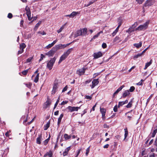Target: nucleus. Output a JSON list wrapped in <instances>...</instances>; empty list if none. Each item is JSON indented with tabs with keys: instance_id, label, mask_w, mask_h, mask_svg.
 Here are the masks:
<instances>
[{
	"instance_id": "61",
	"label": "nucleus",
	"mask_w": 157,
	"mask_h": 157,
	"mask_svg": "<svg viewBox=\"0 0 157 157\" xmlns=\"http://www.w3.org/2000/svg\"><path fill=\"white\" fill-rule=\"evenodd\" d=\"M121 24H120L118 26H117V28L115 30V31H117V32H118V30H119V28L120 27V26H121Z\"/></svg>"
},
{
	"instance_id": "30",
	"label": "nucleus",
	"mask_w": 157,
	"mask_h": 157,
	"mask_svg": "<svg viewBox=\"0 0 157 157\" xmlns=\"http://www.w3.org/2000/svg\"><path fill=\"white\" fill-rule=\"evenodd\" d=\"M26 14L27 16L28 20L29 21L32 20V18L31 17V12L30 11L29 12H26Z\"/></svg>"
},
{
	"instance_id": "45",
	"label": "nucleus",
	"mask_w": 157,
	"mask_h": 157,
	"mask_svg": "<svg viewBox=\"0 0 157 157\" xmlns=\"http://www.w3.org/2000/svg\"><path fill=\"white\" fill-rule=\"evenodd\" d=\"M29 69L26 70L22 72V73L23 75H26L28 72Z\"/></svg>"
},
{
	"instance_id": "4",
	"label": "nucleus",
	"mask_w": 157,
	"mask_h": 157,
	"mask_svg": "<svg viewBox=\"0 0 157 157\" xmlns=\"http://www.w3.org/2000/svg\"><path fill=\"white\" fill-rule=\"evenodd\" d=\"M138 25V23L137 22H135L130 27L128 30L126 31V32L129 33H130L132 32H134L135 30V29L134 28L136 27Z\"/></svg>"
},
{
	"instance_id": "11",
	"label": "nucleus",
	"mask_w": 157,
	"mask_h": 157,
	"mask_svg": "<svg viewBox=\"0 0 157 157\" xmlns=\"http://www.w3.org/2000/svg\"><path fill=\"white\" fill-rule=\"evenodd\" d=\"M86 69L84 68L79 69L77 71V73L79 75L81 76L84 73Z\"/></svg>"
},
{
	"instance_id": "5",
	"label": "nucleus",
	"mask_w": 157,
	"mask_h": 157,
	"mask_svg": "<svg viewBox=\"0 0 157 157\" xmlns=\"http://www.w3.org/2000/svg\"><path fill=\"white\" fill-rule=\"evenodd\" d=\"M51 103V99L48 98L46 101L44 103L43 105V108L44 109H47L49 107Z\"/></svg>"
},
{
	"instance_id": "38",
	"label": "nucleus",
	"mask_w": 157,
	"mask_h": 157,
	"mask_svg": "<svg viewBox=\"0 0 157 157\" xmlns=\"http://www.w3.org/2000/svg\"><path fill=\"white\" fill-rule=\"evenodd\" d=\"M124 130L125 131L124 140H125L128 136V132L127 129H125Z\"/></svg>"
},
{
	"instance_id": "1",
	"label": "nucleus",
	"mask_w": 157,
	"mask_h": 157,
	"mask_svg": "<svg viewBox=\"0 0 157 157\" xmlns=\"http://www.w3.org/2000/svg\"><path fill=\"white\" fill-rule=\"evenodd\" d=\"M72 48L68 49L67 51L64 52L63 54L60 57L58 62L59 64L60 63L66 59L73 50Z\"/></svg>"
},
{
	"instance_id": "46",
	"label": "nucleus",
	"mask_w": 157,
	"mask_h": 157,
	"mask_svg": "<svg viewBox=\"0 0 157 157\" xmlns=\"http://www.w3.org/2000/svg\"><path fill=\"white\" fill-rule=\"evenodd\" d=\"M53 46L52 44H49L48 45L46 46L45 47V48H46L47 49H48V48H50L52 47Z\"/></svg>"
},
{
	"instance_id": "47",
	"label": "nucleus",
	"mask_w": 157,
	"mask_h": 157,
	"mask_svg": "<svg viewBox=\"0 0 157 157\" xmlns=\"http://www.w3.org/2000/svg\"><path fill=\"white\" fill-rule=\"evenodd\" d=\"M45 57V56L43 54H41L40 55V58L39 59V61H41L43 60V58Z\"/></svg>"
},
{
	"instance_id": "33",
	"label": "nucleus",
	"mask_w": 157,
	"mask_h": 157,
	"mask_svg": "<svg viewBox=\"0 0 157 157\" xmlns=\"http://www.w3.org/2000/svg\"><path fill=\"white\" fill-rule=\"evenodd\" d=\"M157 132V129L153 131V132L152 133V134L151 133L150 134L151 136V137H154L155 136Z\"/></svg>"
},
{
	"instance_id": "16",
	"label": "nucleus",
	"mask_w": 157,
	"mask_h": 157,
	"mask_svg": "<svg viewBox=\"0 0 157 157\" xmlns=\"http://www.w3.org/2000/svg\"><path fill=\"white\" fill-rule=\"evenodd\" d=\"M70 147H69L65 149L64 151L63 152V156H66L68 154V152L70 150Z\"/></svg>"
},
{
	"instance_id": "48",
	"label": "nucleus",
	"mask_w": 157,
	"mask_h": 157,
	"mask_svg": "<svg viewBox=\"0 0 157 157\" xmlns=\"http://www.w3.org/2000/svg\"><path fill=\"white\" fill-rule=\"evenodd\" d=\"M49 138H50V137H49L47 139L45 140V141H44V144L45 145H46L47 144V143H48V141L49 140Z\"/></svg>"
},
{
	"instance_id": "42",
	"label": "nucleus",
	"mask_w": 157,
	"mask_h": 157,
	"mask_svg": "<svg viewBox=\"0 0 157 157\" xmlns=\"http://www.w3.org/2000/svg\"><path fill=\"white\" fill-rule=\"evenodd\" d=\"M137 3L139 4H141L144 1V0H135Z\"/></svg>"
},
{
	"instance_id": "36",
	"label": "nucleus",
	"mask_w": 157,
	"mask_h": 157,
	"mask_svg": "<svg viewBox=\"0 0 157 157\" xmlns=\"http://www.w3.org/2000/svg\"><path fill=\"white\" fill-rule=\"evenodd\" d=\"M59 100H60V98H59V97L58 99L57 100V101H56L55 104L54 106V107L53 108L54 109L56 108V106H57V105L58 104V103H59Z\"/></svg>"
},
{
	"instance_id": "56",
	"label": "nucleus",
	"mask_w": 157,
	"mask_h": 157,
	"mask_svg": "<svg viewBox=\"0 0 157 157\" xmlns=\"http://www.w3.org/2000/svg\"><path fill=\"white\" fill-rule=\"evenodd\" d=\"M38 33L42 35H46V33H45L44 31H43V32H38Z\"/></svg>"
},
{
	"instance_id": "27",
	"label": "nucleus",
	"mask_w": 157,
	"mask_h": 157,
	"mask_svg": "<svg viewBox=\"0 0 157 157\" xmlns=\"http://www.w3.org/2000/svg\"><path fill=\"white\" fill-rule=\"evenodd\" d=\"M80 13L78 12H75L73 11L71 13V15L72 17V18L75 17L77 14H79Z\"/></svg>"
},
{
	"instance_id": "18",
	"label": "nucleus",
	"mask_w": 157,
	"mask_h": 157,
	"mask_svg": "<svg viewBox=\"0 0 157 157\" xmlns=\"http://www.w3.org/2000/svg\"><path fill=\"white\" fill-rule=\"evenodd\" d=\"M42 140V134L39 135L38 137L36 139V143L37 144H40L41 143V141Z\"/></svg>"
},
{
	"instance_id": "44",
	"label": "nucleus",
	"mask_w": 157,
	"mask_h": 157,
	"mask_svg": "<svg viewBox=\"0 0 157 157\" xmlns=\"http://www.w3.org/2000/svg\"><path fill=\"white\" fill-rule=\"evenodd\" d=\"M135 89L134 87L132 86L130 87L129 91L131 92H132L135 90Z\"/></svg>"
},
{
	"instance_id": "19",
	"label": "nucleus",
	"mask_w": 157,
	"mask_h": 157,
	"mask_svg": "<svg viewBox=\"0 0 157 157\" xmlns=\"http://www.w3.org/2000/svg\"><path fill=\"white\" fill-rule=\"evenodd\" d=\"M124 87V85H122L120 87H119L117 90L113 94V96H114L116 95V94L118 93Z\"/></svg>"
},
{
	"instance_id": "24",
	"label": "nucleus",
	"mask_w": 157,
	"mask_h": 157,
	"mask_svg": "<svg viewBox=\"0 0 157 157\" xmlns=\"http://www.w3.org/2000/svg\"><path fill=\"white\" fill-rule=\"evenodd\" d=\"M41 21H39L38 22V23L36 24V25L34 29V30H35V31L36 30H37V29L39 27V26L40 24H41Z\"/></svg>"
},
{
	"instance_id": "21",
	"label": "nucleus",
	"mask_w": 157,
	"mask_h": 157,
	"mask_svg": "<svg viewBox=\"0 0 157 157\" xmlns=\"http://www.w3.org/2000/svg\"><path fill=\"white\" fill-rule=\"evenodd\" d=\"M152 59H151L150 61L148 62L145 65V67L144 68V70H146L147 68L148 67L150 66L152 63Z\"/></svg>"
},
{
	"instance_id": "51",
	"label": "nucleus",
	"mask_w": 157,
	"mask_h": 157,
	"mask_svg": "<svg viewBox=\"0 0 157 157\" xmlns=\"http://www.w3.org/2000/svg\"><path fill=\"white\" fill-rule=\"evenodd\" d=\"M113 111L115 112H117V105H116L114 107Z\"/></svg>"
},
{
	"instance_id": "9",
	"label": "nucleus",
	"mask_w": 157,
	"mask_h": 157,
	"mask_svg": "<svg viewBox=\"0 0 157 157\" xmlns=\"http://www.w3.org/2000/svg\"><path fill=\"white\" fill-rule=\"evenodd\" d=\"M100 111L102 114V117L103 120L105 119V114L106 110L104 108H100Z\"/></svg>"
},
{
	"instance_id": "23",
	"label": "nucleus",
	"mask_w": 157,
	"mask_h": 157,
	"mask_svg": "<svg viewBox=\"0 0 157 157\" xmlns=\"http://www.w3.org/2000/svg\"><path fill=\"white\" fill-rule=\"evenodd\" d=\"M63 115L62 113L61 114H60V115L59 117V118L58 119V123H57L58 125H59V124H60V123L61 122V120H62V118H63Z\"/></svg>"
},
{
	"instance_id": "22",
	"label": "nucleus",
	"mask_w": 157,
	"mask_h": 157,
	"mask_svg": "<svg viewBox=\"0 0 157 157\" xmlns=\"http://www.w3.org/2000/svg\"><path fill=\"white\" fill-rule=\"evenodd\" d=\"M142 44V42H140L138 43L134 44L133 45L137 48H139L141 47Z\"/></svg>"
},
{
	"instance_id": "60",
	"label": "nucleus",
	"mask_w": 157,
	"mask_h": 157,
	"mask_svg": "<svg viewBox=\"0 0 157 157\" xmlns=\"http://www.w3.org/2000/svg\"><path fill=\"white\" fill-rule=\"evenodd\" d=\"M23 51H24V50H20L18 51V54H21L23 52Z\"/></svg>"
},
{
	"instance_id": "64",
	"label": "nucleus",
	"mask_w": 157,
	"mask_h": 157,
	"mask_svg": "<svg viewBox=\"0 0 157 157\" xmlns=\"http://www.w3.org/2000/svg\"><path fill=\"white\" fill-rule=\"evenodd\" d=\"M109 146V145L108 144H106L103 147L105 148H107Z\"/></svg>"
},
{
	"instance_id": "26",
	"label": "nucleus",
	"mask_w": 157,
	"mask_h": 157,
	"mask_svg": "<svg viewBox=\"0 0 157 157\" xmlns=\"http://www.w3.org/2000/svg\"><path fill=\"white\" fill-rule=\"evenodd\" d=\"M26 46V45L24 43L21 44L20 45V49L24 50V49L25 48Z\"/></svg>"
},
{
	"instance_id": "57",
	"label": "nucleus",
	"mask_w": 157,
	"mask_h": 157,
	"mask_svg": "<svg viewBox=\"0 0 157 157\" xmlns=\"http://www.w3.org/2000/svg\"><path fill=\"white\" fill-rule=\"evenodd\" d=\"M143 81V80L142 79H141V81L137 83V85H139V86L142 85V81Z\"/></svg>"
},
{
	"instance_id": "3",
	"label": "nucleus",
	"mask_w": 157,
	"mask_h": 157,
	"mask_svg": "<svg viewBox=\"0 0 157 157\" xmlns=\"http://www.w3.org/2000/svg\"><path fill=\"white\" fill-rule=\"evenodd\" d=\"M56 59V58L55 57L51 59V60L48 61L47 64V67L49 69L51 70L53 67V65Z\"/></svg>"
},
{
	"instance_id": "54",
	"label": "nucleus",
	"mask_w": 157,
	"mask_h": 157,
	"mask_svg": "<svg viewBox=\"0 0 157 157\" xmlns=\"http://www.w3.org/2000/svg\"><path fill=\"white\" fill-rule=\"evenodd\" d=\"M11 132V131L10 130H9V131H7V132L6 134H5V135L6 136V137H9V133Z\"/></svg>"
},
{
	"instance_id": "15",
	"label": "nucleus",
	"mask_w": 157,
	"mask_h": 157,
	"mask_svg": "<svg viewBox=\"0 0 157 157\" xmlns=\"http://www.w3.org/2000/svg\"><path fill=\"white\" fill-rule=\"evenodd\" d=\"M57 88L58 87L57 85L56 84H55L53 87V89L52 93V94H54L57 91Z\"/></svg>"
},
{
	"instance_id": "43",
	"label": "nucleus",
	"mask_w": 157,
	"mask_h": 157,
	"mask_svg": "<svg viewBox=\"0 0 157 157\" xmlns=\"http://www.w3.org/2000/svg\"><path fill=\"white\" fill-rule=\"evenodd\" d=\"M90 147V146L86 149V156L88 155V154L89 153V152Z\"/></svg>"
},
{
	"instance_id": "10",
	"label": "nucleus",
	"mask_w": 157,
	"mask_h": 157,
	"mask_svg": "<svg viewBox=\"0 0 157 157\" xmlns=\"http://www.w3.org/2000/svg\"><path fill=\"white\" fill-rule=\"evenodd\" d=\"M154 2V0H147L144 4V6L146 7L151 6L153 4Z\"/></svg>"
},
{
	"instance_id": "35",
	"label": "nucleus",
	"mask_w": 157,
	"mask_h": 157,
	"mask_svg": "<svg viewBox=\"0 0 157 157\" xmlns=\"http://www.w3.org/2000/svg\"><path fill=\"white\" fill-rule=\"evenodd\" d=\"M120 39V38L119 36H116L113 40V42H118V41Z\"/></svg>"
},
{
	"instance_id": "40",
	"label": "nucleus",
	"mask_w": 157,
	"mask_h": 157,
	"mask_svg": "<svg viewBox=\"0 0 157 157\" xmlns=\"http://www.w3.org/2000/svg\"><path fill=\"white\" fill-rule=\"evenodd\" d=\"M49 127V123H47L44 126V130H46Z\"/></svg>"
},
{
	"instance_id": "6",
	"label": "nucleus",
	"mask_w": 157,
	"mask_h": 157,
	"mask_svg": "<svg viewBox=\"0 0 157 157\" xmlns=\"http://www.w3.org/2000/svg\"><path fill=\"white\" fill-rule=\"evenodd\" d=\"M56 49L54 47H53L51 50L45 53V55L49 57L52 56L56 52Z\"/></svg>"
},
{
	"instance_id": "52",
	"label": "nucleus",
	"mask_w": 157,
	"mask_h": 157,
	"mask_svg": "<svg viewBox=\"0 0 157 157\" xmlns=\"http://www.w3.org/2000/svg\"><path fill=\"white\" fill-rule=\"evenodd\" d=\"M13 17V15L12 13H9V14L8 15L7 17L8 18H12Z\"/></svg>"
},
{
	"instance_id": "8",
	"label": "nucleus",
	"mask_w": 157,
	"mask_h": 157,
	"mask_svg": "<svg viewBox=\"0 0 157 157\" xmlns=\"http://www.w3.org/2000/svg\"><path fill=\"white\" fill-rule=\"evenodd\" d=\"M99 83L98 79H94L92 81V84L90 85V86L91 89H93L94 87L97 85Z\"/></svg>"
},
{
	"instance_id": "32",
	"label": "nucleus",
	"mask_w": 157,
	"mask_h": 157,
	"mask_svg": "<svg viewBox=\"0 0 157 157\" xmlns=\"http://www.w3.org/2000/svg\"><path fill=\"white\" fill-rule=\"evenodd\" d=\"M133 103L132 100L126 105V107L127 108H129L131 107Z\"/></svg>"
},
{
	"instance_id": "28",
	"label": "nucleus",
	"mask_w": 157,
	"mask_h": 157,
	"mask_svg": "<svg viewBox=\"0 0 157 157\" xmlns=\"http://www.w3.org/2000/svg\"><path fill=\"white\" fill-rule=\"evenodd\" d=\"M79 36H81L80 30L77 31L76 33L75 34V37H76Z\"/></svg>"
},
{
	"instance_id": "63",
	"label": "nucleus",
	"mask_w": 157,
	"mask_h": 157,
	"mask_svg": "<svg viewBox=\"0 0 157 157\" xmlns=\"http://www.w3.org/2000/svg\"><path fill=\"white\" fill-rule=\"evenodd\" d=\"M57 41V40H55L51 44L53 46L56 43Z\"/></svg>"
},
{
	"instance_id": "59",
	"label": "nucleus",
	"mask_w": 157,
	"mask_h": 157,
	"mask_svg": "<svg viewBox=\"0 0 157 157\" xmlns=\"http://www.w3.org/2000/svg\"><path fill=\"white\" fill-rule=\"evenodd\" d=\"M25 10L26 11V12L30 11L29 8V7H28L27 6L26 7Z\"/></svg>"
},
{
	"instance_id": "14",
	"label": "nucleus",
	"mask_w": 157,
	"mask_h": 157,
	"mask_svg": "<svg viewBox=\"0 0 157 157\" xmlns=\"http://www.w3.org/2000/svg\"><path fill=\"white\" fill-rule=\"evenodd\" d=\"M80 30L81 31V36H85L87 33V29L86 28H84Z\"/></svg>"
},
{
	"instance_id": "2",
	"label": "nucleus",
	"mask_w": 157,
	"mask_h": 157,
	"mask_svg": "<svg viewBox=\"0 0 157 157\" xmlns=\"http://www.w3.org/2000/svg\"><path fill=\"white\" fill-rule=\"evenodd\" d=\"M149 24V21H146L144 24L139 25L138 27L135 29L136 31L144 30L148 28Z\"/></svg>"
},
{
	"instance_id": "31",
	"label": "nucleus",
	"mask_w": 157,
	"mask_h": 157,
	"mask_svg": "<svg viewBox=\"0 0 157 157\" xmlns=\"http://www.w3.org/2000/svg\"><path fill=\"white\" fill-rule=\"evenodd\" d=\"M64 137L65 139L67 140L70 139L71 138V136H70L68 135L67 134H65L64 135Z\"/></svg>"
},
{
	"instance_id": "20",
	"label": "nucleus",
	"mask_w": 157,
	"mask_h": 157,
	"mask_svg": "<svg viewBox=\"0 0 157 157\" xmlns=\"http://www.w3.org/2000/svg\"><path fill=\"white\" fill-rule=\"evenodd\" d=\"M129 94L130 93L128 90H126L123 93L122 97L123 98H125L126 96L129 95Z\"/></svg>"
},
{
	"instance_id": "29",
	"label": "nucleus",
	"mask_w": 157,
	"mask_h": 157,
	"mask_svg": "<svg viewBox=\"0 0 157 157\" xmlns=\"http://www.w3.org/2000/svg\"><path fill=\"white\" fill-rule=\"evenodd\" d=\"M39 73H37V75H36L35 78V79L34 80V81L36 82H37L39 80Z\"/></svg>"
},
{
	"instance_id": "7",
	"label": "nucleus",
	"mask_w": 157,
	"mask_h": 157,
	"mask_svg": "<svg viewBox=\"0 0 157 157\" xmlns=\"http://www.w3.org/2000/svg\"><path fill=\"white\" fill-rule=\"evenodd\" d=\"M80 108V107H74L71 106H68L67 109H68L70 112H72L74 111H77L78 109Z\"/></svg>"
},
{
	"instance_id": "53",
	"label": "nucleus",
	"mask_w": 157,
	"mask_h": 157,
	"mask_svg": "<svg viewBox=\"0 0 157 157\" xmlns=\"http://www.w3.org/2000/svg\"><path fill=\"white\" fill-rule=\"evenodd\" d=\"M107 45L106 43H103L102 45V47L103 48H105L106 47Z\"/></svg>"
},
{
	"instance_id": "12",
	"label": "nucleus",
	"mask_w": 157,
	"mask_h": 157,
	"mask_svg": "<svg viewBox=\"0 0 157 157\" xmlns=\"http://www.w3.org/2000/svg\"><path fill=\"white\" fill-rule=\"evenodd\" d=\"M56 49V51L57 50H59L62 48H65V46L61 44H60L58 45H56L55 47H54Z\"/></svg>"
},
{
	"instance_id": "39",
	"label": "nucleus",
	"mask_w": 157,
	"mask_h": 157,
	"mask_svg": "<svg viewBox=\"0 0 157 157\" xmlns=\"http://www.w3.org/2000/svg\"><path fill=\"white\" fill-rule=\"evenodd\" d=\"M25 85L28 88H30L32 86V84L31 83H24Z\"/></svg>"
},
{
	"instance_id": "17",
	"label": "nucleus",
	"mask_w": 157,
	"mask_h": 157,
	"mask_svg": "<svg viewBox=\"0 0 157 157\" xmlns=\"http://www.w3.org/2000/svg\"><path fill=\"white\" fill-rule=\"evenodd\" d=\"M53 153L52 151H50L47 152L44 155V157H46L48 156L49 157H52Z\"/></svg>"
},
{
	"instance_id": "55",
	"label": "nucleus",
	"mask_w": 157,
	"mask_h": 157,
	"mask_svg": "<svg viewBox=\"0 0 157 157\" xmlns=\"http://www.w3.org/2000/svg\"><path fill=\"white\" fill-rule=\"evenodd\" d=\"M67 88V86H66L63 89L62 92H64L65 91H66Z\"/></svg>"
},
{
	"instance_id": "13",
	"label": "nucleus",
	"mask_w": 157,
	"mask_h": 157,
	"mask_svg": "<svg viewBox=\"0 0 157 157\" xmlns=\"http://www.w3.org/2000/svg\"><path fill=\"white\" fill-rule=\"evenodd\" d=\"M102 55V53L99 52L97 53H95L94 54V57L95 59H97L101 57Z\"/></svg>"
},
{
	"instance_id": "50",
	"label": "nucleus",
	"mask_w": 157,
	"mask_h": 157,
	"mask_svg": "<svg viewBox=\"0 0 157 157\" xmlns=\"http://www.w3.org/2000/svg\"><path fill=\"white\" fill-rule=\"evenodd\" d=\"M92 96L88 95H86L85 97V98L88 99H91L92 98Z\"/></svg>"
},
{
	"instance_id": "62",
	"label": "nucleus",
	"mask_w": 157,
	"mask_h": 157,
	"mask_svg": "<svg viewBox=\"0 0 157 157\" xmlns=\"http://www.w3.org/2000/svg\"><path fill=\"white\" fill-rule=\"evenodd\" d=\"M67 103V101H63L61 103V105H63L65 104H66Z\"/></svg>"
},
{
	"instance_id": "34",
	"label": "nucleus",
	"mask_w": 157,
	"mask_h": 157,
	"mask_svg": "<svg viewBox=\"0 0 157 157\" xmlns=\"http://www.w3.org/2000/svg\"><path fill=\"white\" fill-rule=\"evenodd\" d=\"M66 24H65L64 25H62L61 28L57 31V32L58 33H59L62 31L64 28V26Z\"/></svg>"
},
{
	"instance_id": "25",
	"label": "nucleus",
	"mask_w": 157,
	"mask_h": 157,
	"mask_svg": "<svg viewBox=\"0 0 157 157\" xmlns=\"http://www.w3.org/2000/svg\"><path fill=\"white\" fill-rule=\"evenodd\" d=\"M102 33V31H101L100 32H98L97 33V34L95 35H94L92 38V40H94L95 39L97 38L98 37L101 33Z\"/></svg>"
},
{
	"instance_id": "49",
	"label": "nucleus",
	"mask_w": 157,
	"mask_h": 157,
	"mask_svg": "<svg viewBox=\"0 0 157 157\" xmlns=\"http://www.w3.org/2000/svg\"><path fill=\"white\" fill-rule=\"evenodd\" d=\"M33 57H30L29 58H28L26 60V62L27 63L30 62L31 61L32 59H33Z\"/></svg>"
},
{
	"instance_id": "41",
	"label": "nucleus",
	"mask_w": 157,
	"mask_h": 157,
	"mask_svg": "<svg viewBox=\"0 0 157 157\" xmlns=\"http://www.w3.org/2000/svg\"><path fill=\"white\" fill-rule=\"evenodd\" d=\"M125 104H124V102L123 101H120L119 102L118 105V107H119L120 106H122L123 105Z\"/></svg>"
},
{
	"instance_id": "37",
	"label": "nucleus",
	"mask_w": 157,
	"mask_h": 157,
	"mask_svg": "<svg viewBox=\"0 0 157 157\" xmlns=\"http://www.w3.org/2000/svg\"><path fill=\"white\" fill-rule=\"evenodd\" d=\"M142 54L141 53L138 54L137 55H135L133 57V59H137L138 57H140L142 56Z\"/></svg>"
},
{
	"instance_id": "58",
	"label": "nucleus",
	"mask_w": 157,
	"mask_h": 157,
	"mask_svg": "<svg viewBox=\"0 0 157 157\" xmlns=\"http://www.w3.org/2000/svg\"><path fill=\"white\" fill-rule=\"evenodd\" d=\"M25 10L26 11V12L30 11L29 8V7H28L27 6L26 7Z\"/></svg>"
}]
</instances>
